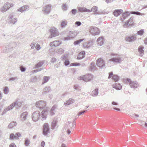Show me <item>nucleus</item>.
<instances>
[{"instance_id": "obj_1", "label": "nucleus", "mask_w": 147, "mask_h": 147, "mask_svg": "<svg viewBox=\"0 0 147 147\" xmlns=\"http://www.w3.org/2000/svg\"><path fill=\"white\" fill-rule=\"evenodd\" d=\"M122 61L120 57L113 58L109 60L108 62V65L111 66L114 64L115 63H120Z\"/></svg>"}, {"instance_id": "obj_2", "label": "nucleus", "mask_w": 147, "mask_h": 147, "mask_svg": "<svg viewBox=\"0 0 147 147\" xmlns=\"http://www.w3.org/2000/svg\"><path fill=\"white\" fill-rule=\"evenodd\" d=\"M77 35V33L76 31H70L67 34V36L64 37L63 39L64 40H69L75 37Z\"/></svg>"}, {"instance_id": "obj_3", "label": "nucleus", "mask_w": 147, "mask_h": 147, "mask_svg": "<svg viewBox=\"0 0 147 147\" xmlns=\"http://www.w3.org/2000/svg\"><path fill=\"white\" fill-rule=\"evenodd\" d=\"M89 30L90 33L94 36L99 34L100 32L99 29L95 27H90Z\"/></svg>"}, {"instance_id": "obj_4", "label": "nucleus", "mask_w": 147, "mask_h": 147, "mask_svg": "<svg viewBox=\"0 0 147 147\" xmlns=\"http://www.w3.org/2000/svg\"><path fill=\"white\" fill-rule=\"evenodd\" d=\"M93 78V76L90 74H88L85 76H80L78 79L83 80L85 82H88L91 80Z\"/></svg>"}, {"instance_id": "obj_5", "label": "nucleus", "mask_w": 147, "mask_h": 147, "mask_svg": "<svg viewBox=\"0 0 147 147\" xmlns=\"http://www.w3.org/2000/svg\"><path fill=\"white\" fill-rule=\"evenodd\" d=\"M36 105L40 110H42L46 106V104L45 101L41 100L36 102Z\"/></svg>"}, {"instance_id": "obj_6", "label": "nucleus", "mask_w": 147, "mask_h": 147, "mask_svg": "<svg viewBox=\"0 0 147 147\" xmlns=\"http://www.w3.org/2000/svg\"><path fill=\"white\" fill-rule=\"evenodd\" d=\"M50 32L51 33V36L49 37L50 38H52V37H55L59 35V32L57 30L56 28L54 27H51L50 30Z\"/></svg>"}, {"instance_id": "obj_7", "label": "nucleus", "mask_w": 147, "mask_h": 147, "mask_svg": "<svg viewBox=\"0 0 147 147\" xmlns=\"http://www.w3.org/2000/svg\"><path fill=\"white\" fill-rule=\"evenodd\" d=\"M13 6V4L7 2L1 8V11L3 12H5L9 9L11 7H12Z\"/></svg>"}, {"instance_id": "obj_8", "label": "nucleus", "mask_w": 147, "mask_h": 147, "mask_svg": "<svg viewBox=\"0 0 147 147\" xmlns=\"http://www.w3.org/2000/svg\"><path fill=\"white\" fill-rule=\"evenodd\" d=\"M40 117V113L38 111L34 112L32 115V119L34 121H37L39 119Z\"/></svg>"}, {"instance_id": "obj_9", "label": "nucleus", "mask_w": 147, "mask_h": 147, "mask_svg": "<svg viewBox=\"0 0 147 147\" xmlns=\"http://www.w3.org/2000/svg\"><path fill=\"white\" fill-rule=\"evenodd\" d=\"M96 64L98 67L101 68L105 67V61L102 59L99 58L97 60Z\"/></svg>"}, {"instance_id": "obj_10", "label": "nucleus", "mask_w": 147, "mask_h": 147, "mask_svg": "<svg viewBox=\"0 0 147 147\" xmlns=\"http://www.w3.org/2000/svg\"><path fill=\"white\" fill-rule=\"evenodd\" d=\"M51 6L50 5H47L43 7L42 11L44 14H47L49 13L51 9Z\"/></svg>"}, {"instance_id": "obj_11", "label": "nucleus", "mask_w": 147, "mask_h": 147, "mask_svg": "<svg viewBox=\"0 0 147 147\" xmlns=\"http://www.w3.org/2000/svg\"><path fill=\"white\" fill-rule=\"evenodd\" d=\"M126 81L129 83V85L131 88H136L138 87V82H134L131 81L129 78H127L126 79Z\"/></svg>"}, {"instance_id": "obj_12", "label": "nucleus", "mask_w": 147, "mask_h": 147, "mask_svg": "<svg viewBox=\"0 0 147 147\" xmlns=\"http://www.w3.org/2000/svg\"><path fill=\"white\" fill-rule=\"evenodd\" d=\"M49 128L48 124L46 123L44 124L43 126V135L46 136L49 131Z\"/></svg>"}, {"instance_id": "obj_13", "label": "nucleus", "mask_w": 147, "mask_h": 147, "mask_svg": "<svg viewBox=\"0 0 147 147\" xmlns=\"http://www.w3.org/2000/svg\"><path fill=\"white\" fill-rule=\"evenodd\" d=\"M133 18L132 17H131L129 21L126 22L123 25V27L124 28H127L129 26H132L134 24Z\"/></svg>"}, {"instance_id": "obj_14", "label": "nucleus", "mask_w": 147, "mask_h": 147, "mask_svg": "<svg viewBox=\"0 0 147 147\" xmlns=\"http://www.w3.org/2000/svg\"><path fill=\"white\" fill-rule=\"evenodd\" d=\"M8 20L9 21L10 24H14L17 21V18H13V16L12 14H10L8 18Z\"/></svg>"}, {"instance_id": "obj_15", "label": "nucleus", "mask_w": 147, "mask_h": 147, "mask_svg": "<svg viewBox=\"0 0 147 147\" xmlns=\"http://www.w3.org/2000/svg\"><path fill=\"white\" fill-rule=\"evenodd\" d=\"M93 45V42L91 40H89L83 43V46L84 48L88 49L91 47Z\"/></svg>"}, {"instance_id": "obj_16", "label": "nucleus", "mask_w": 147, "mask_h": 147, "mask_svg": "<svg viewBox=\"0 0 147 147\" xmlns=\"http://www.w3.org/2000/svg\"><path fill=\"white\" fill-rule=\"evenodd\" d=\"M16 45V43L15 42H13L10 44L9 46V47H6V49H4L3 51V52L5 53H8L9 51H11L12 50V49Z\"/></svg>"}, {"instance_id": "obj_17", "label": "nucleus", "mask_w": 147, "mask_h": 147, "mask_svg": "<svg viewBox=\"0 0 147 147\" xmlns=\"http://www.w3.org/2000/svg\"><path fill=\"white\" fill-rule=\"evenodd\" d=\"M130 13L128 11L125 12L122 14V17H123V18L121 17L120 18V20H122V21L123 22L128 16H129Z\"/></svg>"}, {"instance_id": "obj_18", "label": "nucleus", "mask_w": 147, "mask_h": 147, "mask_svg": "<svg viewBox=\"0 0 147 147\" xmlns=\"http://www.w3.org/2000/svg\"><path fill=\"white\" fill-rule=\"evenodd\" d=\"M123 10L122 9H115L113 13V14L115 17L119 16L123 12Z\"/></svg>"}, {"instance_id": "obj_19", "label": "nucleus", "mask_w": 147, "mask_h": 147, "mask_svg": "<svg viewBox=\"0 0 147 147\" xmlns=\"http://www.w3.org/2000/svg\"><path fill=\"white\" fill-rule=\"evenodd\" d=\"M14 103L15 107L17 109L20 107L22 105V102L19 99H17Z\"/></svg>"}, {"instance_id": "obj_20", "label": "nucleus", "mask_w": 147, "mask_h": 147, "mask_svg": "<svg viewBox=\"0 0 147 147\" xmlns=\"http://www.w3.org/2000/svg\"><path fill=\"white\" fill-rule=\"evenodd\" d=\"M47 110H43L41 112V116L42 117V120H44L46 119L47 117Z\"/></svg>"}, {"instance_id": "obj_21", "label": "nucleus", "mask_w": 147, "mask_h": 147, "mask_svg": "<svg viewBox=\"0 0 147 147\" xmlns=\"http://www.w3.org/2000/svg\"><path fill=\"white\" fill-rule=\"evenodd\" d=\"M29 7L28 5H25L19 9L18 11H20V12H22L28 10L29 9Z\"/></svg>"}, {"instance_id": "obj_22", "label": "nucleus", "mask_w": 147, "mask_h": 147, "mask_svg": "<svg viewBox=\"0 0 147 147\" xmlns=\"http://www.w3.org/2000/svg\"><path fill=\"white\" fill-rule=\"evenodd\" d=\"M61 44V42L60 41H55L50 43V45L51 46L57 47L59 46Z\"/></svg>"}, {"instance_id": "obj_23", "label": "nucleus", "mask_w": 147, "mask_h": 147, "mask_svg": "<svg viewBox=\"0 0 147 147\" xmlns=\"http://www.w3.org/2000/svg\"><path fill=\"white\" fill-rule=\"evenodd\" d=\"M136 39V37L134 36H127L125 38L126 41L129 42L133 41Z\"/></svg>"}, {"instance_id": "obj_24", "label": "nucleus", "mask_w": 147, "mask_h": 147, "mask_svg": "<svg viewBox=\"0 0 147 147\" xmlns=\"http://www.w3.org/2000/svg\"><path fill=\"white\" fill-rule=\"evenodd\" d=\"M75 102V100L73 99L69 98L68 100L65 102L64 105L65 106L69 105Z\"/></svg>"}, {"instance_id": "obj_25", "label": "nucleus", "mask_w": 147, "mask_h": 147, "mask_svg": "<svg viewBox=\"0 0 147 147\" xmlns=\"http://www.w3.org/2000/svg\"><path fill=\"white\" fill-rule=\"evenodd\" d=\"M113 88L117 90H119L121 89L122 86L119 83H116L115 84H113L112 85Z\"/></svg>"}, {"instance_id": "obj_26", "label": "nucleus", "mask_w": 147, "mask_h": 147, "mask_svg": "<svg viewBox=\"0 0 147 147\" xmlns=\"http://www.w3.org/2000/svg\"><path fill=\"white\" fill-rule=\"evenodd\" d=\"M78 10L80 12H87L90 11V10L86 8L85 7H79L78 8Z\"/></svg>"}, {"instance_id": "obj_27", "label": "nucleus", "mask_w": 147, "mask_h": 147, "mask_svg": "<svg viewBox=\"0 0 147 147\" xmlns=\"http://www.w3.org/2000/svg\"><path fill=\"white\" fill-rule=\"evenodd\" d=\"M85 53L84 51H82L79 54L77 57V59H81L84 57Z\"/></svg>"}, {"instance_id": "obj_28", "label": "nucleus", "mask_w": 147, "mask_h": 147, "mask_svg": "<svg viewBox=\"0 0 147 147\" xmlns=\"http://www.w3.org/2000/svg\"><path fill=\"white\" fill-rule=\"evenodd\" d=\"M97 42L99 45L100 46L102 45L104 43L103 37H101L98 38L97 39Z\"/></svg>"}, {"instance_id": "obj_29", "label": "nucleus", "mask_w": 147, "mask_h": 147, "mask_svg": "<svg viewBox=\"0 0 147 147\" xmlns=\"http://www.w3.org/2000/svg\"><path fill=\"white\" fill-rule=\"evenodd\" d=\"M51 91V88L49 87H46L43 90L42 94H43L48 93Z\"/></svg>"}, {"instance_id": "obj_30", "label": "nucleus", "mask_w": 147, "mask_h": 147, "mask_svg": "<svg viewBox=\"0 0 147 147\" xmlns=\"http://www.w3.org/2000/svg\"><path fill=\"white\" fill-rule=\"evenodd\" d=\"M98 10V7L96 6H94L92 7L91 9V10H90V11L88 12H90L91 11H93L94 12L95 14H97V11Z\"/></svg>"}, {"instance_id": "obj_31", "label": "nucleus", "mask_w": 147, "mask_h": 147, "mask_svg": "<svg viewBox=\"0 0 147 147\" xmlns=\"http://www.w3.org/2000/svg\"><path fill=\"white\" fill-rule=\"evenodd\" d=\"M57 121L56 120H54L51 124V129H55L57 126Z\"/></svg>"}, {"instance_id": "obj_32", "label": "nucleus", "mask_w": 147, "mask_h": 147, "mask_svg": "<svg viewBox=\"0 0 147 147\" xmlns=\"http://www.w3.org/2000/svg\"><path fill=\"white\" fill-rule=\"evenodd\" d=\"M56 108V106L55 105L53 106L52 107L50 112V114L51 115H53L54 114L55 109Z\"/></svg>"}, {"instance_id": "obj_33", "label": "nucleus", "mask_w": 147, "mask_h": 147, "mask_svg": "<svg viewBox=\"0 0 147 147\" xmlns=\"http://www.w3.org/2000/svg\"><path fill=\"white\" fill-rule=\"evenodd\" d=\"M28 115V113L27 112H25L23 113L21 115V118L22 120H25Z\"/></svg>"}, {"instance_id": "obj_34", "label": "nucleus", "mask_w": 147, "mask_h": 147, "mask_svg": "<svg viewBox=\"0 0 147 147\" xmlns=\"http://www.w3.org/2000/svg\"><path fill=\"white\" fill-rule=\"evenodd\" d=\"M17 123L16 122L13 121L11 122L9 124L8 126V127L10 128H12L14 126H16L17 125Z\"/></svg>"}, {"instance_id": "obj_35", "label": "nucleus", "mask_w": 147, "mask_h": 147, "mask_svg": "<svg viewBox=\"0 0 147 147\" xmlns=\"http://www.w3.org/2000/svg\"><path fill=\"white\" fill-rule=\"evenodd\" d=\"M44 63L43 61H40L35 66L34 68L36 69L41 67Z\"/></svg>"}, {"instance_id": "obj_36", "label": "nucleus", "mask_w": 147, "mask_h": 147, "mask_svg": "<svg viewBox=\"0 0 147 147\" xmlns=\"http://www.w3.org/2000/svg\"><path fill=\"white\" fill-rule=\"evenodd\" d=\"M144 47H140L138 48V51L140 53V56H142L144 54Z\"/></svg>"}, {"instance_id": "obj_37", "label": "nucleus", "mask_w": 147, "mask_h": 147, "mask_svg": "<svg viewBox=\"0 0 147 147\" xmlns=\"http://www.w3.org/2000/svg\"><path fill=\"white\" fill-rule=\"evenodd\" d=\"M71 122L69 121H68L67 124L65 125L64 127L66 128L67 129H69L70 128H73V127H72V124L70 125Z\"/></svg>"}, {"instance_id": "obj_38", "label": "nucleus", "mask_w": 147, "mask_h": 147, "mask_svg": "<svg viewBox=\"0 0 147 147\" xmlns=\"http://www.w3.org/2000/svg\"><path fill=\"white\" fill-rule=\"evenodd\" d=\"M98 89L97 88L96 89L92 92V96H97L98 94Z\"/></svg>"}, {"instance_id": "obj_39", "label": "nucleus", "mask_w": 147, "mask_h": 147, "mask_svg": "<svg viewBox=\"0 0 147 147\" xmlns=\"http://www.w3.org/2000/svg\"><path fill=\"white\" fill-rule=\"evenodd\" d=\"M113 79L115 82L118 81L119 79V77L117 75H114L112 77Z\"/></svg>"}, {"instance_id": "obj_40", "label": "nucleus", "mask_w": 147, "mask_h": 147, "mask_svg": "<svg viewBox=\"0 0 147 147\" xmlns=\"http://www.w3.org/2000/svg\"><path fill=\"white\" fill-rule=\"evenodd\" d=\"M96 67L94 64L93 63H91V65L90 68V70L92 71H94L96 69Z\"/></svg>"}, {"instance_id": "obj_41", "label": "nucleus", "mask_w": 147, "mask_h": 147, "mask_svg": "<svg viewBox=\"0 0 147 147\" xmlns=\"http://www.w3.org/2000/svg\"><path fill=\"white\" fill-rule=\"evenodd\" d=\"M14 107H15L14 104V103H12L7 107V110L9 111L10 110L12 109Z\"/></svg>"}, {"instance_id": "obj_42", "label": "nucleus", "mask_w": 147, "mask_h": 147, "mask_svg": "<svg viewBox=\"0 0 147 147\" xmlns=\"http://www.w3.org/2000/svg\"><path fill=\"white\" fill-rule=\"evenodd\" d=\"M50 79V78L48 76H44L43 78V82H42V84L43 83L47 82Z\"/></svg>"}, {"instance_id": "obj_43", "label": "nucleus", "mask_w": 147, "mask_h": 147, "mask_svg": "<svg viewBox=\"0 0 147 147\" xmlns=\"http://www.w3.org/2000/svg\"><path fill=\"white\" fill-rule=\"evenodd\" d=\"M19 78L17 76H15L9 79V80L11 81H17L18 80Z\"/></svg>"}, {"instance_id": "obj_44", "label": "nucleus", "mask_w": 147, "mask_h": 147, "mask_svg": "<svg viewBox=\"0 0 147 147\" xmlns=\"http://www.w3.org/2000/svg\"><path fill=\"white\" fill-rule=\"evenodd\" d=\"M84 39H80L79 40H77L74 42V45H78L81 42L83 41Z\"/></svg>"}, {"instance_id": "obj_45", "label": "nucleus", "mask_w": 147, "mask_h": 147, "mask_svg": "<svg viewBox=\"0 0 147 147\" xmlns=\"http://www.w3.org/2000/svg\"><path fill=\"white\" fill-rule=\"evenodd\" d=\"M64 52V50L62 48H59L57 50V53L59 54H61L63 53Z\"/></svg>"}, {"instance_id": "obj_46", "label": "nucleus", "mask_w": 147, "mask_h": 147, "mask_svg": "<svg viewBox=\"0 0 147 147\" xmlns=\"http://www.w3.org/2000/svg\"><path fill=\"white\" fill-rule=\"evenodd\" d=\"M30 144V141L28 138H26L25 140L24 145L26 146H28Z\"/></svg>"}, {"instance_id": "obj_47", "label": "nucleus", "mask_w": 147, "mask_h": 147, "mask_svg": "<svg viewBox=\"0 0 147 147\" xmlns=\"http://www.w3.org/2000/svg\"><path fill=\"white\" fill-rule=\"evenodd\" d=\"M61 8L63 10L66 11L67 9V5L65 4H63L61 7Z\"/></svg>"}, {"instance_id": "obj_48", "label": "nucleus", "mask_w": 147, "mask_h": 147, "mask_svg": "<svg viewBox=\"0 0 147 147\" xmlns=\"http://www.w3.org/2000/svg\"><path fill=\"white\" fill-rule=\"evenodd\" d=\"M67 21L66 20L63 21L61 23V26L62 27H64L67 25Z\"/></svg>"}, {"instance_id": "obj_49", "label": "nucleus", "mask_w": 147, "mask_h": 147, "mask_svg": "<svg viewBox=\"0 0 147 147\" xmlns=\"http://www.w3.org/2000/svg\"><path fill=\"white\" fill-rule=\"evenodd\" d=\"M144 32V29H142L141 30L138 31L137 33L138 34L141 36L143 34Z\"/></svg>"}, {"instance_id": "obj_50", "label": "nucleus", "mask_w": 147, "mask_h": 147, "mask_svg": "<svg viewBox=\"0 0 147 147\" xmlns=\"http://www.w3.org/2000/svg\"><path fill=\"white\" fill-rule=\"evenodd\" d=\"M5 94H7L9 92V90L8 87H5L3 90Z\"/></svg>"}, {"instance_id": "obj_51", "label": "nucleus", "mask_w": 147, "mask_h": 147, "mask_svg": "<svg viewBox=\"0 0 147 147\" xmlns=\"http://www.w3.org/2000/svg\"><path fill=\"white\" fill-rule=\"evenodd\" d=\"M130 13L132 14H135L138 15H142V14L140 12L138 11H131L130 12Z\"/></svg>"}, {"instance_id": "obj_52", "label": "nucleus", "mask_w": 147, "mask_h": 147, "mask_svg": "<svg viewBox=\"0 0 147 147\" xmlns=\"http://www.w3.org/2000/svg\"><path fill=\"white\" fill-rule=\"evenodd\" d=\"M21 136V134L19 133H17L15 135V139H18Z\"/></svg>"}, {"instance_id": "obj_53", "label": "nucleus", "mask_w": 147, "mask_h": 147, "mask_svg": "<svg viewBox=\"0 0 147 147\" xmlns=\"http://www.w3.org/2000/svg\"><path fill=\"white\" fill-rule=\"evenodd\" d=\"M15 135L13 133H12L10 134L9 136V139L10 140H12L14 138Z\"/></svg>"}, {"instance_id": "obj_54", "label": "nucleus", "mask_w": 147, "mask_h": 147, "mask_svg": "<svg viewBox=\"0 0 147 147\" xmlns=\"http://www.w3.org/2000/svg\"><path fill=\"white\" fill-rule=\"evenodd\" d=\"M80 65V64L78 63H72L70 64V66H77Z\"/></svg>"}, {"instance_id": "obj_55", "label": "nucleus", "mask_w": 147, "mask_h": 147, "mask_svg": "<svg viewBox=\"0 0 147 147\" xmlns=\"http://www.w3.org/2000/svg\"><path fill=\"white\" fill-rule=\"evenodd\" d=\"M70 63L69 61L67 59H66L64 62V65L65 66H67Z\"/></svg>"}, {"instance_id": "obj_56", "label": "nucleus", "mask_w": 147, "mask_h": 147, "mask_svg": "<svg viewBox=\"0 0 147 147\" xmlns=\"http://www.w3.org/2000/svg\"><path fill=\"white\" fill-rule=\"evenodd\" d=\"M20 70L22 72H24L26 70V69L24 67L21 66L20 67Z\"/></svg>"}, {"instance_id": "obj_57", "label": "nucleus", "mask_w": 147, "mask_h": 147, "mask_svg": "<svg viewBox=\"0 0 147 147\" xmlns=\"http://www.w3.org/2000/svg\"><path fill=\"white\" fill-rule=\"evenodd\" d=\"M87 111V110H85L83 111H81L79 112V113L78 114V116H80V115L84 114V113H86Z\"/></svg>"}, {"instance_id": "obj_58", "label": "nucleus", "mask_w": 147, "mask_h": 147, "mask_svg": "<svg viewBox=\"0 0 147 147\" xmlns=\"http://www.w3.org/2000/svg\"><path fill=\"white\" fill-rule=\"evenodd\" d=\"M35 48L38 51L40 49V45L38 44H37L36 45Z\"/></svg>"}, {"instance_id": "obj_59", "label": "nucleus", "mask_w": 147, "mask_h": 147, "mask_svg": "<svg viewBox=\"0 0 147 147\" xmlns=\"http://www.w3.org/2000/svg\"><path fill=\"white\" fill-rule=\"evenodd\" d=\"M72 13L74 15H75L77 13V10L75 9H72L71 11Z\"/></svg>"}, {"instance_id": "obj_60", "label": "nucleus", "mask_w": 147, "mask_h": 147, "mask_svg": "<svg viewBox=\"0 0 147 147\" xmlns=\"http://www.w3.org/2000/svg\"><path fill=\"white\" fill-rule=\"evenodd\" d=\"M80 87L77 85H76L74 86V88L76 90H80Z\"/></svg>"}, {"instance_id": "obj_61", "label": "nucleus", "mask_w": 147, "mask_h": 147, "mask_svg": "<svg viewBox=\"0 0 147 147\" xmlns=\"http://www.w3.org/2000/svg\"><path fill=\"white\" fill-rule=\"evenodd\" d=\"M57 59L56 58L53 57L52 58L51 60V62L53 63H54L56 61Z\"/></svg>"}, {"instance_id": "obj_62", "label": "nucleus", "mask_w": 147, "mask_h": 147, "mask_svg": "<svg viewBox=\"0 0 147 147\" xmlns=\"http://www.w3.org/2000/svg\"><path fill=\"white\" fill-rule=\"evenodd\" d=\"M67 57L66 55H64L61 57L62 60H65L67 58Z\"/></svg>"}, {"instance_id": "obj_63", "label": "nucleus", "mask_w": 147, "mask_h": 147, "mask_svg": "<svg viewBox=\"0 0 147 147\" xmlns=\"http://www.w3.org/2000/svg\"><path fill=\"white\" fill-rule=\"evenodd\" d=\"M75 24L78 26H79L81 24V23L80 22H75Z\"/></svg>"}, {"instance_id": "obj_64", "label": "nucleus", "mask_w": 147, "mask_h": 147, "mask_svg": "<svg viewBox=\"0 0 147 147\" xmlns=\"http://www.w3.org/2000/svg\"><path fill=\"white\" fill-rule=\"evenodd\" d=\"M9 147H16V146L15 144L12 143L10 144Z\"/></svg>"}]
</instances>
